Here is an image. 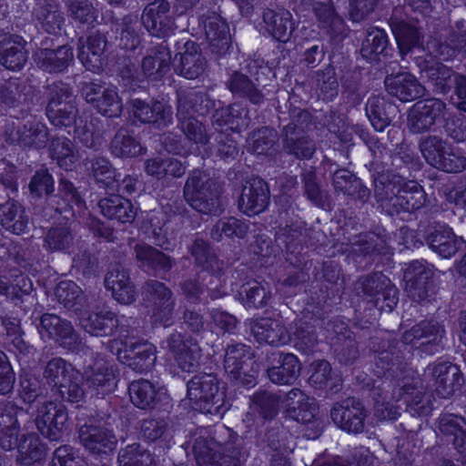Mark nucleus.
I'll return each mask as SVG.
<instances>
[{"instance_id": "nucleus-28", "label": "nucleus", "mask_w": 466, "mask_h": 466, "mask_svg": "<svg viewBox=\"0 0 466 466\" xmlns=\"http://www.w3.org/2000/svg\"><path fill=\"white\" fill-rule=\"evenodd\" d=\"M429 242L431 249L442 258L453 256L464 244L462 238L455 236L451 228L435 231L430 236Z\"/></svg>"}, {"instance_id": "nucleus-8", "label": "nucleus", "mask_w": 466, "mask_h": 466, "mask_svg": "<svg viewBox=\"0 0 466 466\" xmlns=\"http://www.w3.org/2000/svg\"><path fill=\"white\" fill-rule=\"evenodd\" d=\"M67 414L62 406L52 401L39 402L35 415L38 431L47 439L57 441L66 428Z\"/></svg>"}, {"instance_id": "nucleus-45", "label": "nucleus", "mask_w": 466, "mask_h": 466, "mask_svg": "<svg viewBox=\"0 0 466 466\" xmlns=\"http://www.w3.org/2000/svg\"><path fill=\"white\" fill-rule=\"evenodd\" d=\"M135 251L137 260L141 261L143 266L166 269L171 265L166 255L145 244H137Z\"/></svg>"}, {"instance_id": "nucleus-12", "label": "nucleus", "mask_w": 466, "mask_h": 466, "mask_svg": "<svg viewBox=\"0 0 466 466\" xmlns=\"http://www.w3.org/2000/svg\"><path fill=\"white\" fill-rule=\"evenodd\" d=\"M331 419L341 430L359 433L364 428V408L359 401L348 400L332 409Z\"/></svg>"}, {"instance_id": "nucleus-3", "label": "nucleus", "mask_w": 466, "mask_h": 466, "mask_svg": "<svg viewBox=\"0 0 466 466\" xmlns=\"http://www.w3.org/2000/svg\"><path fill=\"white\" fill-rule=\"evenodd\" d=\"M187 398L192 409L203 413L218 414L224 404V392L217 378L209 373L196 375L189 380Z\"/></svg>"}, {"instance_id": "nucleus-52", "label": "nucleus", "mask_w": 466, "mask_h": 466, "mask_svg": "<svg viewBox=\"0 0 466 466\" xmlns=\"http://www.w3.org/2000/svg\"><path fill=\"white\" fill-rule=\"evenodd\" d=\"M270 291L267 284L253 283L246 289L245 306L258 309L267 305Z\"/></svg>"}, {"instance_id": "nucleus-25", "label": "nucleus", "mask_w": 466, "mask_h": 466, "mask_svg": "<svg viewBox=\"0 0 466 466\" xmlns=\"http://www.w3.org/2000/svg\"><path fill=\"white\" fill-rule=\"evenodd\" d=\"M420 385L419 377H404L399 384L400 400L403 399L404 403L417 415H426L430 410L429 405L422 403L423 395L417 388Z\"/></svg>"}, {"instance_id": "nucleus-14", "label": "nucleus", "mask_w": 466, "mask_h": 466, "mask_svg": "<svg viewBox=\"0 0 466 466\" xmlns=\"http://www.w3.org/2000/svg\"><path fill=\"white\" fill-rule=\"evenodd\" d=\"M105 287L120 304L129 305L136 300L137 292L129 274L119 266L112 268L107 272Z\"/></svg>"}, {"instance_id": "nucleus-6", "label": "nucleus", "mask_w": 466, "mask_h": 466, "mask_svg": "<svg viewBox=\"0 0 466 466\" xmlns=\"http://www.w3.org/2000/svg\"><path fill=\"white\" fill-rule=\"evenodd\" d=\"M82 96L105 116L116 117L122 112V99L116 87L90 83L83 87Z\"/></svg>"}, {"instance_id": "nucleus-36", "label": "nucleus", "mask_w": 466, "mask_h": 466, "mask_svg": "<svg viewBox=\"0 0 466 466\" xmlns=\"http://www.w3.org/2000/svg\"><path fill=\"white\" fill-rule=\"evenodd\" d=\"M388 45L387 34L380 28H372L368 31L362 42L360 54L367 60H375L381 55Z\"/></svg>"}, {"instance_id": "nucleus-34", "label": "nucleus", "mask_w": 466, "mask_h": 466, "mask_svg": "<svg viewBox=\"0 0 466 466\" xmlns=\"http://www.w3.org/2000/svg\"><path fill=\"white\" fill-rule=\"evenodd\" d=\"M80 324L86 332L95 336H104L112 331L116 324V319L112 312L100 311L93 313L87 318H82Z\"/></svg>"}, {"instance_id": "nucleus-35", "label": "nucleus", "mask_w": 466, "mask_h": 466, "mask_svg": "<svg viewBox=\"0 0 466 466\" xmlns=\"http://www.w3.org/2000/svg\"><path fill=\"white\" fill-rule=\"evenodd\" d=\"M177 117L184 134L190 141L196 145L207 143L208 137L204 126L198 119L186 116V106L182 104L181 100L178 103Z\"/></svg>"}, {"instance_id": "nucleus-17", "label": "nucleus", "mask_w": 466, "mask_h": 466, "mask_svg": "<svg viewBox=\"0 0 466 466\" xmlns=\"http://www.w3.org/2000/svg\"><path fill=\"white\" fill-rule=\"evenodd\" d=\"M131 112L133 116L142 123H155L158 127H165L172 120L171 106L163 102L145 103L135 99L132 102Z\"/></svg>"}, {"instance_id": "nucleus-56", "label": "nucleus", "mask_w": 466, "mask_h": 466, "mask_svg": "<svg viewBox=\"0 0 466 466\" xmlns=\"http://www.w3.org/2000/svg\"><path fill=\"white\" fill-rule=\"evenodd\" d=\"M68 10L73 19L81 23H91L95 18L93 7L87 0H71Z\"/></svg>"}, {"instance_id": "nucleus-51", "label": "nucleus", "mask_w": 466, "mask_h": 466, "mask_svg": "<svg viewBox=\"0 0 466 466\" xmlns=\"http://www.w3.org/2000/svg\"><path fill=\"white\" fill-rule=\"evenodd\" d=\"M309 381L315 388H322L329 385L331 378V368L325 360H316L309 365Z\"/></svg>"}, {"instance_id": "nucleus-41", "label": "nucleus", "mask_w": 466, "mask_h": 466, "mask_svg": "<svg viewBox=\"0 0 466 466\" xmlns=\"http://www.w3.org/2000/svg\"><path fill=\"white\" fill-rule=\"evenodd\" d=\"M400 52L403 55L415 47L420 35L417 29L404 22L393 23L391 26Z\"/></svg>"}, {"instance_id": "nucleus-30", "label": "nucleus", "mask_w": 466, "mask_h": 466, "mask_svg": "<svg viewBox=\"0 0 466 466\" xmlns=\"http://www.w3.org/2000/svg\"><path fill=\"white\" fill-rule=\"evenodd\" d=\"M26 61V55L22 41L8 38L0 46V64L10 70H19Z\"/></svg>"}, {"instance_id": "nucleus-38", "label": "nucleus", "mask_w": 466, "mask_h": 466, "mask_svg": "<svg viewBox=\"0 0 466 466\" xmlns=\"http://www.w3.org/2000/svg\"><path fill=\"white\" fill-rule=\"evenodd\" d=\"M18 453L17 461L22 464L29 465L42 460L46 449L35 434H30L19 443Z\"/></svg>"}, {"instance_id": "nucleus-27", "label": "nucleus", "mask_w": 466, "mask_h": 466, "mask_svg": "<svg viewBox=\"0 0 466 466\" xmlns=\"http://www.w3.org/2000/svg\"><path fill=\"white\" fill-rule=\"evenodd\" d=\"M204 26L206 37L214 49L218 53L227 50L230 42V34L226 21L218 15H212L205 21Z\"/></svg>"}, {"instance_id": "nucleus-61", "label": "nucleus", "mask_w": 466, "mask_h": 466, "mask_svg": "<svg viewBox=\"0 0 466 466\" xmlns=\"http://www.w3.org/2000/svg\"><path fill=\"white\" fill-rule=\"evenodd\" d=\"M71 240V235L66 228H54L49 231L46 237L48 248L54 250L66 249Z\"/></svg>"}, {"instance_id": "nucleus-1", "label": "nucleus", "mask_w": 466, "mask_h": 466, "mask_svg": "<svg viewBox=\"0 0 466 466\" xmlns=\"http://www.w3.org/2000/svg\"><path fill=\"white\" fill-rule=\"evenodd\" d=\"M45 376L57 388L62 399L70 402H78L84 396L78 384L80 379H85L87 388L96 394L109 393L116 387L112 367L101 359L96 360L94 366H88L83 376L63 359H53L46 365Z\"/></svg>"}, {"instance_id": "nucleus-18", "label": "nucleus", "mask_w": 466, "mask_h": 466, "mask_svg": "<svg viewBox=\"0 0 466 466\" xmlns=\"http://www.w3.org/2000/svg\"><path fill=\"white\" fill-rule=\"evenodd\" d=\"M385 86L390 95L403 102L414 100L423 93V88L415 76L407 72L387 76Z\"/></svg>"}, {"instance_id": "nucleus-29", "label": "nucleus", "mask_w": 466, "mask_h": 466, "mask_svg": "<svg viewBox=\"0 0 466 466\" xmlns=\"http://www.w3.org/2000/svg\"><path fill=\"white\" fill-rule=\"evenodd\" d=\"M300 369L299 359L288 353L281 357L280 366L269 369L268 374L269 380L276 384H291L299 377Z\"/></svg>"}, {"instance_id": "nucleus-33", "label": "nucleus", "mask_w": 466, "mask_h": 466, "mask_svg": "<svg viewBox=\"0 0 466 466\" xmlns=\"http://www.w3.org/2000/svg\"><path fill=\"white\" fill-rule=\"evenodd\" d=\"M420 151L426 161L435 167H446L451 169L449 163L441 164V157L447 153L450 146L438 137H428L424 138L420 145Z\"/></svg>"}, {"instance_id": "nucleus-13", "label": "nucleus", "mask_w": 466, "mask_h": 466, "mask_svg": "<svg viewBox=\"0 0 466 466\" xmlns=\"http://www.w3.org/2000/svg\"><path fill=\"white\" fill-rule=\"evenodd\" d=\"M268 188L260 178H253L243 187L238 202L240 210L248 216L262 212L268 205Z\"/></svg>"}, {"instance_id": "nucleus-46", "label": "nucleus", "mask_w": 466, "mask_h": 466, "mask_svg": "<svg viewBox=\"0 0 466 466\" xmlns=\"http://www.w3.org/2000/svg\"><path fill=\"white\" fill-rule=\"evenodd\" d=\"M247 358H249V352L246 346L238 344L228 347L224 360L226 370L235 376H239Z\"/></svg>"}, {"instance_id": "nucleus-58", "label": "nucleus", "mask_w": 466, "mask_h": 466, "mask_svg": "<svg viewBox=\"0 0 466 466\" xmlns=\"http://www.w3.org/2000/svg\"><path fill=\"white\" fill-rule=\"evenodd\" d=\"M309 400V398L303 391L299 389H293L281 400V405L292 418L293 413H296L303 404H307Z\"/></svg>"}, {"instance_id": "nucleus-32", "label": "nucleus", "mask_w": 466, "mask_h": 466, "mask_svg": "<svg viewBox=\"0 0 466 466\" xmlns=\"http://www.w3.org/2000/svg\"><path fill=\"white\" fill-rule=\"evenodd\" d=\"M51 157L57 165L66 169L72 170L76 167L79 155L72 142L66 137H57L52 141Z\"/></svg>"}, {"instance_id": "nucleus-20", "label": "nucleus", "mask_w": 466, "mask_h": 466, "mask_svg": "<svg viewBox=\"0 0 466 466\" xmlns=\"http://www.w3.org/2000/svg\"><path fill=\"white\" fill-rule=\"evenodd\" d=\"M147 291L152 299V319L155 322L167 325L172 318L174 302L170 290L162 283L147 284Z\"/></svg>"}, {"instance_id": "nucleus-21", "label": "nucleus", "mask_w": 466, "mask_h": 466, "mask_svg": "<svg viewBox=\"0 0 466 466\" xmlns=\"http://www.w3.org/2000/svg\"><path fill=\"white\" fill-rule=\"evenodd\" d=\"M79 439L86 449L93 453L107 452L116 448V438L109 431L84 425L79 430Z\"/></svg>"}, {"instance_id": "nucleus-22", "label": "nucleus", "mask_w": 466, "mask_h": 466, "mask_svg": "<svg viewBox=\"0 0 466 466\" xmlns=\"http://www.w3.org/2000/svg\"><path fill=\"white\" fill-rule=\"evenodd\" d=\"M128 390L131 401L140 409L151 408L156 403L167 399L165 388H156L148 380L133 381Z\"/></svg>"}, {"instance_id": "nucleus-57", "label": "nucleus", "mask_w": 466, "mask_h": 466, "mask_svg": "<svg viewBox=\"0 0 466 466\" xmlns=\"http://www.w3.org/2000/svg\"><path fill=\"white\" fill-rule=\"evenodd\" d=\"M92 173L96 181L104 183L106 187H112L115 183V170L105 158H96L93 162Z\"/></svg>"}, {"instance_id": "nucleus-7", "label": "nucleus", "mask_w": 466, "mask_h": 466, "mask_svg": "<svg viewBox=\"0 0 466 466\" xmlns=\"http://www.w3.org/2000/svg\"><path fill=\"white\" fill-rule=\"evenodd\" d=\"M46 115L56 127H69L75 124L76 109L66 85L61 84L54 86Z\"/></svg>"}, {"instance_id": "nucleus-62", "label": "nucleus", "mask_w": 466, "mask_h": 466, "mask_svg": "<svg viewBox=\"0 0 466 466\" xmlns=\"http://www.w3.org/2000/svg\"><path fill=\"white\" fill-rule=\"evenodd\" d=\"M230 86L234 92L239 91L249 96L253 103H258L261 99L260 94L254 89L253 84L244 75L235 74L232 77Z\"/></svg>"}, {"instance_id": "nucleus-23", "label": "nucleus", "mask_w": 466, "mask_h": 466, "mask_svg": "<svg viewBox=\"0 0 466 466\" xmlns=\"http://www.w3.org/2000/svg\"><path fill=\"white\" fill-rule=\"evenodd\" d=\"M99 207L104 216L121 223L131 222L137 214V209L131 202L119 195H110L102 198Z\"/></svg>"}, {"instance_id": "nucleus-19", "label": "nucleus", "mask_w": 466, "mask_h": 466, "mask_svg": "<svg viewBox=\"0 0 466 466\" xmlns=\"http://www.w3.org/2000/svg\"><path fill=\"white\" fill-rule=\"evenodd\" d=\"M177 366L184 371H191L198 365L200 348L192 340H183L179 333L172 334L167 341Z\"/></svg>"}, {"instance_id": "nucleus-64", "label": "nucleus", "mask_w": 466, "mask_h": 466, "mask_svg": "<svg viewBox=\"0 0 466 466\" xmlns=\"http://www.w3.org/2000/svg\"><path fill=\"white\" fill-rule=\"evenodd\" d=\"M54 466H83L79 457L75 456L72 448L59 447L56 450L53 459Z\"/></svg>"}, {"instance_id": "nucleus-5", "label": "nucleus", "mask_w": 466, "mask_h": 466, "mask_svg": "<svg viewBox=\"0 0 466 466\" xmlns=\"http://www.w3.org/2000/svg\"><path fill=\"white\" fill-rule=\"evenodd\" d=\"M446 105L440 99L431 98L417 102L409 114V126L412 132L421 133L443 122Z\"/></svg>"}, {"instance_id": "nucleus-37", "label": "nucleus", "mask_w": 466, "mask_h": 466, "mask_svg": "<svg viewBox=\"0 0 466 466\" xmlns=\"http://www.w3.org/2000/svg\"><path fill=\"white\" fill-rule=\"evenodd\" d=\"M170 54L164 46L152 50L142 61V70L147 77L155 79L168 66Z\"/></svg>"}, {"instance_id": "nucleus-63", "label": "nucleus", "mask_w": 466, "mask_h": 466, "mask_svg": "<svg viewBox=\"0 0 466 466\" xmlns=\"http://www.w3.org/2000/svg\"><path fill=\"white\" fill-rule=\"evenodd\" d=\"M29 187L37 195H48L54 190L53 177L46 171H39L32 178Z\"/></svg>"}, {"instance_id": "nucleus-11", "label": "nucleus", "mask_w": 466, "mask_h": 466, "mask_svg": "<svg viewBox=\"0 0 466 466\" xmlns=\"http://www.w3.org/2000/svg\"><path fill=\"white\" fill-rule=\"evenodd\" d=\"M78 58L90 71L97 72L103 66L106 40L99 33H92L78 40Z\"/></svg>"}, {"instance_id": "nucleus-40", "label": "nucleus", "mask_w": 466, "mask_h": 466, "mask_svg": "<svg viewBox=\"0 0 466 466\" xmlns=\"http://www.w3.org/2000/svg\"><path fill=\"white\" fill-rule=\"evenodd\" d=\"M155 166H163V157L157 156L146 161L145 170L147 175L160 178L164 176L180 177L185 173L184 166L177 159H166V167L155 169Z\"/></svg>"}, {"instance_id": "nucleus-2", "label": "nucleus", "mask_w": 466, "mask_h": 466, "mask_svg": "<svg viewBox=\"0 0 466 466\" xmlns=\"http://www.w3.org/2000/svg\"><path fill=\"white\" fill-rule=\"evenodd\" d=\"M296 330L290 332L279 319L261 318L250 322V331L258 342L282 346L294 341L296 346L309 348L314 345L315 336L311 327L299 321Z\"/></svg>"}, {"instance_id": "nucleus-16", "label": "nucleus", "mask_w": 466, "mask_h": 466, "mask_svg": "<svg viewBox=\"0 0 466 466\" xmlns=\"http://www.w3.org/2000/svg\"><path fill=\"white\" fill-rule=\"evenodd\" d=\"M40 333L54 339L65 348L71 349L77 338L71 324L54 314H45L41 319Z\"/></svg>"}, {"instance_id": "nucleus-47", "label": "nucleus", "mask_w": 466, "mask_h": 466, "mask_svg": "<svg viewBox=\"0 0 466 466\" xmlns=\"http://www.w3.org/2000/svg\"><path fill=\"white\" fill-rule=\"evenodd\" d=\"M276 137L275 130L264 127L254 132L248 138V148L253 153L264 154L273 146Z\"/></svg>"}, {"instance_id": "nucleus-55", "label": "nucleus", "mask_w": 466, "mask_h": 466, "mask_svg": "<svg viewBox=\"0 0 466 466\" xmlns=\"http://www.w3.org/2000/svg\"><path fill=\"white\" fill-rule=\"evenodd\" d=\"M212 451L211 448H208L207 452H202L199 451L198 443L195 445L197 461L199 466H237L236 463L233 465L228 463L229 461L228 457Z\"/></svg>"}, {"instance_id": "nucleus-31", "label": "nucleus", "mask_w": 466, "mask_h": 466, "mask_svg": "<svg viewBox=\"0 0 466 466\" xmlns=\"http://www.w3.org/2000/svg\"><path fill=\"white\" fill-rule=\"evenodd\" d=\"M186 52L180 56V61L176 65V72L187 79L197 78L203 71L204 63L193 42H187Z\"/></svg>"}, {"instance_id": "nucleus-24", "label": "nucleus", "mask_w": 466, "mask_h": 466, "mask_svg": "<svg viewBox=\"0 0 466 466\" xmlns=\"http://www.w3.org/2000/svg\"><path fill=\"white\" fill-rule=\"evenodd\" d=\"M73 51L68 46H60L56 50L43 49L35 54V62L47 72H60L73 61Z\"/></svg>"}, {"instance_id": "nucleus-44", "label": "nucleus", "mask_w": 466, "mask_h": 466, "mask_svg": "<svg viewBox=\"0 0 466 466\" xmlns=\"http://www.w3.org/2000/svg\"><path fill=\"white\" fill-rule=\"evenodd\" d=\"M18 135L19 141L28 147H42L47 141L46 127L40 122L25 125L23 130L18 131Z\"/></svg>"}, {"instance_id": "nucleus-43", "label": "nucleus", "mask_w": 466, "mask_h": 466, "mask_svg": "<svg viewBox=\"0 0 466 466\" xmlns=\"http://www.w3.org/2000/svg\"><path fill=\"white\" fill-rule=\"evenodd\" d=\"M120 466H152L151 454L138 444L127 446L119 454Z\"/></svg>"}, {"instance_id": "nucleus-9", "label": "nucleus", "mask_w": 466, "mask_h": 466, "mask_svg": "<svg viewBox=\"0 0 466 466\" xmlns=\"http://www.w3.org/2000/svg\"><path fill=\"white\" fill-rule=\"evenodd\" d=\"M168 12L169 4L165 0H156L145 8L142 22L152 35L164 37L172 32L173 21Z\"/></svg>"}, {"instance_id": "nucleus-39", "label": "nucleus", "mask_w": 466, "mask_h": 466, "mask_svg": "<svg viewBox=\"0 0 466 466\" xmlns=\"http://www.w3.org/2000/svg\"><path fill=\"white\" fill-rule=\"evenodd\" d=\"M111 148L114 155L123 158L137 157L143 152L140 143L124 130L116 134Z\"/></svg>"}, {"instance_id": "nucleus-4", "label": "nucleus", "mask_w": 466, "mask_h": 466, "mask_svg": "<svg viewBox=\"0 0 466 466\" xmlns=\"http://www.w3.org/2000/svg\"><path fill=\"white\" fill-rule=\"evenodd\" d=\"M184 195L188 204L205 214L216 213L219 208L218 192L213 190L207 176L197 172L187 181Z\"/></svg>"}, {"instance_id": "nucleus-42", "label": "nucleus", "mask_w": 466, "mask_h": 466, "mask_svg": "<svg viewBox=\"0 0 466 466\" xmlns=\"http://www.w3.org/2000/svg\"><path fill=\"white\" fill-rule=\"evenodd\" d=\"M1 223L6 230L18 235L25 232L27 219L24 215L23 208L19 205L12 203L4 208Z\"/></svg>"}, {"instance_id": "nucleus-10", "label": "nucleus", "mask_w": 466, "mask_h": 466, "mask_svg": "<svg viewBox=\"0 0 466 466\" xmlns=\"http://www.w3.org/2000/svg\"><path fill=\"white\" fill-rule=\"evenodd\" d=\"M428 373L435 380V390L441 398H449L461 384V370L457 365L441 361L428 367Z\"/></svg>"}, {"instance_id": "nucleus-26", "label": "nucleus", "mask_w": 466, "mask_h": 466, "mask_svg": "<svg viewBox=\"0 0 466 466\" xmlns=\"http://www.w3.org/2000/svg\"><path fill=\"white\" fill-rule=\"evenodd\" d=\"M266 31L275 39L287 42L294 29L292 15L289 11L276 13L268 10L263 15Z\"/></svg>"}, {"instance_id": "nucleus-50", "label": "nucleus", "mask_w": 466, "mask_h": 466, "mask_svg": "<svg viewBox=\"0 0 466 466\" xmlns=\"http://www.w3.org/2000/svg\"><path fill=\"white\" fill-rule=\"evenodd\" d=\"M426 74L439 92L445 93L451 88L452 83L451 72L446 66L436 63L426 69Z\"/></svg>"}, {"instance_id": "nucleus-54", "label": "nucleus", "mask_w": 466, "mask_h": 466, "mask_svg": "<svg viewBox=\"0 0 466 466\" xmlns=\"http://www.w3.org/2000/svg\"><path fill=\"white\" fill-rule=\"evenodd\" d=\"M82 294L81 289L71 280L61 281L56 289L58 301L65 307H72Z\"/></svg>"}, {"instance_id": "nucleus-53", "label": "nucleus", "mask_w": 466, "mask_h": 466, "mask_svg": "<svg viewBox=\"0 0 466 466\" xmlns=\"http://www.w3.org/2000/svg\"><path fill=\"white\" fill-rule=\"evenodd\" d=\"M247 232V227L236 218H228L219 221L212 230V237L219 240L223 235L227 237L237 236L243 238Z\"/></svg>"}, {"instance_id": "nucleus-59", "label": "nucleus", "mask_w": 466, "mask_h": 466, "mask_svg": "<svg viewBox=\"0 0 466 466\" xmlns=\"http://www.w3.org/2000/svg\"><path fill=\"white\" fill-rule=\"evenodd\" d=\"M191 253L197 262L202 265L207 270L212 269L214 264L218 262L217 258L209 253L207 242L202 239L195 241Z\"/></svg>"}, {"instance_id": "nucleus-48", "label": "nucleus", "mask_w": 466, "mask_h": 466, "mask_svg": "<svg viewBox=\"0 0 466 466\" xmlns=\"http://www.w3.org/2000/svg\"><path fill=\"white\" fill-rule=\"evenodd\" d=\"M457 417L449 416L441 420V430L445 434L453 435V443L460 452L466 451V431L460 425Z\"/></svg>"}, {"instance_id": "nucleus-60", "label": "nucleus", "mask_w": 466, "mask_h": 466, "mask_svg": "<svg viewBox=\"0 0 466 466\" xmlns=\"http://www.w3.org/2000/svg\"><path fill=\"white\" fill-rule=\"evenodd\" d=\"M415 338H431L428 342H438L441 340L443 333L442 328L437 322H421L411 329Z\"/></svg>"}, {"instance_id": "nucleus-49", "label": "nucleus", "mask_w": 466, "mask_h": 466, "mask_svg": "<svg viewBox=\"0 0 466 466\" xmlns=\"http://www.w3.org/2000/svg\"><path fill=\"white\" fill-rule=\"evenodd\" d=\"M35 17L47 33H56L63 23V17L56 5L38 7L35 11Z\"/></svg>"}, {"instance_id": "nucleus-15", "label": "nucleus", "mask_w": 466, "mask_h": 466, "mask_svg": "<svg viewBox=\"0 0 466 466\" xmlns=\"http://www.w3.org/2000/svg\"><path fill=\"white\" fill-rule=\"evenodd\" d=\"M156 349L153 344L143 341L127 344L124 349H117V358L138 371L150 368L156 360Z\"/></svg>"}]
</instances>
